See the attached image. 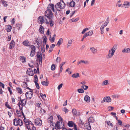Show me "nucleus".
Instances as JSON below:
<instances>
[{
  "mask_svg": "<svg viewBox=\"0 0 130 130\" xmlns=\"http://www.w3.org/2000/svg\"><path fill=\"white\" fill-rule=\"evenodd\" d=\"M51 10L55 13L56 16L57 15V11L54 9V5L53 4H50L48 5L47 7V9L45 11V14L48 15L50 18H52L53 14Z\"/></svg>",
  "mask_w": 130,
  "mask_h": 130,
  "instance_id": "nucleus-1",
  "label": "nucleus"
},
{
  "mask_svg": "<svg viewBox=\"0 0 130 130\" xmlns=\"http://www.w3.org/2000/svg\"><path fill=\"white\" fill-rule=\"evenodd\" d=\"M45 14V15L42 17L40 16L38 18L39 23L42 24L45 21V23L46 24H49V22H48L47 19H51L52 18H50L49 16Z\"/></svg>",
  "mask_w": 130,
  "mask_h": 130,
  "instance_id": "nucleus-2",
  "label": "nucleus"
},
{
  "mask_svg": "<svg viewBox=\"0 0 130 130\" xmlns=\"http://www.w3.org/2000/svg\"><path fill=\"white\" fill-rule=\"evenodd\" d=\"M61 4L60 3H57L55 5V8L56 10L57 11H61L62 9H63L65 7V5H64V4L62 3Z\"/></svg>",
  "mask_w": 130,
  "mask_h": 130,
  "instance_id": "nucleus-3",
  "label": "nucleus"
},
{
  "mask_svg": "<svg viewBox=\"0 0 130 130\" xmlns=\"http://www.w3.org/2000/svg\"><path fill=\"white\" fill-rule=\"evenodd\" d=\"M23 124L22 121L20 119H14L13 120V125L17 126L18 125L21 126Z\"/></svg>",
  "mask_w": 130,
  "mask_h": 130,
  "instance_id": "nucleus-4",
  "label": "nucleus"
},
{
  "mask_svg": "<svg viewBox=\"0 0 130 130\" xmlns=\"http://www.w3.org/2000/svg\"><path fill=\"white\" fill-rule=\"evenodd\" d=\"M33 91H29L26 93L25 95L26 99H30L33 95Z\"/></svg>",
  "mask_w": 130,
  "mask_h": 130,
  "instance_id": "nucleus-5",
  "label": "nucleus"
},
{
  "mask_svg": "<svg viewBox=\"0 0 130 130\" xmlns=\"http://www.w3.org/2000/svg\"><path fill=\"white\" fill-rule=\"evenodd\" d=\"M30 47L31 48V51L30 54V56L32 57L34 56L35 55L36 52V48L35 46L32 45Z\"/></svg>",
  "mask_w": 130,
  "mask_h": 130,
  "instance_id": "nucleus-6",
  "label": "nucleus"
},
{
  "mask_svg": "<svg viewBox=\"0 0 130 130\" xmlns=\"http://www.w3.org/2000/svg\"><path fill=\"white\" fill-rule=\"evenodd\" d=\"M111 99L110 97L109 96H106L103 98V100L101 101L102 103H103L104 102L109 103L111 102Z\"/></svg>",
  "mask_w": 130,
  "mask_h": 130,
  "instance_id": "nucleus-7",
  "label": "nucleus"
},
{
  "mask_svg": "<svg viewBox=\"0 0 130 130\" xmlns=\"http://www.w3.org/2000/svg\"><path fill=\"white\" fill-rule=\"evenodd\" d=\"M115 52L114 51L110 49L109 51L108 55L106 56L107 58L109 59L111 58L114 55Z\"/></svg>",
  "mask_w": 130,
  "mask_h": 130,
  "instance_id": "nucleus-8",
  "label": "nucleus"
},
{
  "mask_svg": "<svg viewBox=\"0 0 130 130\" xmlns=\"http://www.w3.org/2000/svg\"><path fill=\"white\" fill-rule=\"evenodd\" d=\"M60 124H62L61 123V122L59 121H57L56 122V123L55 124L56 126L57 127L58 129H60L62 128H63L64 126V123L63 122L62 125V126H60Z\"/></svg>",
  "mask_w": 130,
  "mask_h": 130,
  "instance_id": "nucleus-9",
  "label": "nucleus"
},
{
  "mask_svg": "<svg viewBox=\"0 0 130 130\" xmlns=\"http://www.w3.org/2000/svg\"><path fill=\"white\" fill-rule=\"evenodd\" d=\"M26 99H24L21 100L18 103V105L19 106H20V105L24 106L26 105Z\"/></svg>",
  "mask_w": 130,
  "mask_h": 130,
  "instance_id": "nucleus-10",
  "label": "nucleus"
},
{
  "mask_svg": "<svg viewBox=\"0 0 130 130\" xmlns=\"http://www.w3.org/2000/svg\"><path fill=\"white\" fill-rule=\"evenodd\" d=\"M35 123L36 125L40 126L42 124V120L40 118H37L35 120Z\"/></svg>",
  "mask_w": 130,
  "mask_h": 130,
  "instance_id": "nucleus-11",
  "label": "nucleus"
},
{
  "mask_svg": "<svg viewBox=\"0 0 130 130\" xmlns=\"http://www.w3.org/2000/svg\"><path fill=\"white\" fill-rule=\"evenodd\" d=\"M53 116L51 115L49 116V117L48 119V121L49 123H50L51 124V125H53Z\"/></svg>",
  "mask_w": 130,
  "mask_h": 130,
  "instance_id": "nucleus-12",
  "label": "nucleus"
},
{
  "mask_svg": "<svg viewBox=\"0 0 130 130\" xmlns=\"http://www.w3.org/2000/svg\"><path fill=\"white\" fill-rule=\"evenodd\" d=\"M75 5V3L73 0H72L70 3L68 2L67 3V6H69L72 7H74Z\"/></svg>",
  "mask_w": 130,
  "mask_h": 130,
  "instance_id": "nucleus-13",
  "label": "nucleus"
},
{
  "mask_svg": "<svg viewBox=\"0 0 130 130\" xmlns=\"http://www.w3.org/2000/svg\"><path fill=\"white\" fill-rule=\"evenodd\" d=\"M84 100L87 103H89L90 102V98L88 95L85 96L84 98Z\"/></svg>",
  "mask_w": 130,
  "mask_h": 130,
  "instance_id": "nucleus-14",
  "label": "nucleus"
},
{
  "mask_svg": "<svg viewBox=\"0 0 130 130\" xmlns=\"http://www.w3.org/2000/svg\"><path fill=\"white\" fill-rule=\"evenodd\" d=\"M42 84L44 86H48L49 83L47 81V79L46 78V81H42L41 82Z\"/></svg>",
  "mask_w": 130,
  "mask_h": 130,
  "instance_id": "nucleus-15",
  "label": "nucleus"
},
{
  "mask_svg": "<svg viewBox=\"0 0 130 130\" xmlns=\"http://www.w3.org/2000/svg\"><path fill=\"white\" fill-rule=\"evenodd\" d=\"M23 45L26 46H29L30 45V44L29 43L28 40H25L23 42Z\"/></svg>",
  "mask_w": 130,
  "mask_h": 130,
  "instance_id": "nucleus-16",
  "label": "nucleus"
},
{
  "mask_svg": "<svg viewBox=\"0 0 130 130\" xmlns=\"http://www.w3.org/2000/svg\"><path fill=\"white\" fill-rule=\"evenodd\" d=\"M53 18V16L52 15V17L51 19H49V23H50V26L51 27H52L53 26L54 24L53 23L54 22L52 20V19Z\"/></svg>",
  "mask_w": 130,
  "mask_h": 130,
  "instance_id": "nucleus-17",
  "label": "nucleus"
},
{
  "mask_svg": "<svg viewBox=\"0 0 130 130\" xmlns=\"http://www.w3.org/2000/svg\"><path fill=\"white\" fill-rule=\"evenodd\" d=\"M24 122L26 125H28L30 124L31 122V121L28 120L26 119V118L24 119Z\"/></svg>",
  "mask_w": 130,
  "mask_h": 130,
  "instance_id": "nucleus-18",
  "label": "nucleus"
},
{
  "mask_svg": "<svg viewBox=\"0 0 130 130\" xmlns=\"http://www.w3.org/2000/svg\"><path fill=\"white\" fill-rule=\"evenodd\" d=\"M14 42L13 40H12L10 44L9 48L10 49L13 48L14 47Z\"/></svg>",
  "mask_w": 130,
  "mask_h": 130,
  "instance_id": "nucleus-19",
  "label": "nucleus"
},
{
  "mask_svg": "<svg viewBox=\"0 0 130 130\" xmlns=\"http://www.w3.org/2000/svg\"><path fill=\"white\" fill-rule=\"evenodd\" d=\"M87 124L86 126V128L87 130H90L91 129V126L90 123L89 122L86 123Z\"/></svg>",
  "mask_w": 130,
  "mask_h": 130,
  "instance_id": "nucleus-20",
  "label": "nucleus"
},
{
  "mask_svg": "<svg viewBox=\"0 0 130 130\" xmlns=\"http://www.w3.org/2000/svg\"><path fill=\"white\" fill-rule=\"evenodd\" d=\"M16 90L19 93L21 94L23 93V91L22 89L19 87H17L16 88Z\"/></svg>",
  "mask_w": 130,
  "mask_h": 130,
  "instance_id": "nucleus-21",
  "label": "nucleus"
},
{
  "mask_svg": "<svg viewBox=\"0 0 130 130\" xmlns=\"http://www.w3.org/2000/svg\"><path fill=\"white\" fill-rule=\"evenodd\" d=\"M55 34H54L53 36V37L51 38V37L50 38L49 40L51 41V42L53 43L54 42L55 37L56 36Z\"/></svg>",
  "mask_w": 130,
  "mask_h": 130,
  "instance_id": "nucleus-22",
  "label": "nucleus"
},
{
  "mask_svg": "<svg viewBox=\"0 0 130 130\" xmlns=\"http://www.w3.org/2000/svg\"><path fill=\"white\" fill-rule=\"evenodd\" d=\"M94 121L95 120L94 118L93 117H90L88 119V122L89 123H93L94 122Z\"/></svg>",
  "mask_w": 130,
  "mask_h": 130,
  "instance_id": "nucleus-23",
  "label": "nucleus"
},
{
  "mask_svg": "<svg viewBox=\"0 0 130 130\" xmlns=\"http://www.w3.org/2000/svg\"><path fill=\"white\" fill-rule=\"evenodd\" d=\"M55 46V45L54 44H52L51 45L49 48L50 50L48 51V52L50 53L51 52L53 51V48Z\"/></svg>",
  "mask_w": 130,
  "mask_h": 130,
  "instance_id": "nucleus-24",
  "label": "nucleus"
},
{
  "mask_svg": "<svg viewBox=\"0 0 130 130\" xmlns=\"http://www.w3.org/2000/svg\"><path fill=\"white\" fill-rule=\"evenodd\" d=\"M44 28L43 26L41 25L40 26L39 30L40 31L41 33L42 34H43L44 32Z\"/></svg>",
  "mask_w": 130,
  "mask_h": 130,
  "instance_id": "nucleus-25",
  "label": "nucleus"
},
{
  "mask_svg": "<svg viewBox=\"0 0 130 130\" xmlns=\"http://www.w3.org/2000/svg\"><path fill=\"white\" fill-rule=\"evenodd\" d=\"M21 60L23 63H24L26 61V58L24 56H21L20 57Z\"/></svg>",
  "mask_w": 130,
  "mask_h": 130,
  "instance_id": "nucleus-26",
  "label": "nucleus"
},
{
  "mask_svg": "<svg viewBox=\"0 0 130 130\" xmlns=\"http://www.w3.org/2000/svg\"><path fill=\"white\" fill-rule=\"evenodd\" d=\"M90 50L92 53L94 54L96 52V50L95 48L94 47H91L90 48Z\"/></svg>",
  "mask_w": 130,
  "mask_h": 130,
  "instance_id": "nucleus-27",
  "label": "nucleus"
},
{
  "mask_svg": "<svg viewBox=\"0 0 130 130\" xmlns=\"http://www.w3.org/2000/svg\"><path fill=\"white\" fill-rule=\"evenodd\" d=\"M72 77L73 78H77L79 77V75L78 73H74L72 75Z\"/></svg>",
  "mask_w": 130,
  "mask_h": 130,
  "instance_id": "nucleus-28",
  "label": "nucleus"
},
{
  "mask_svg": "<svg viewBox=\"0 0 130 130\" xmlns=\"http://www.w3.org/2000/svg\"><path fill=\"white\" fill-rule=\"evenodd\" d=\"M73 123L72 121H69L68 123V125L70 127H72L73 126Z\"/></svg>",
  "mask_w": 130,
  "mask_h": 130,
  "instance_id": "nucleus-29",
  "label": "nucleus"
},
{
  "mask_svg": "<svg viewBox=\"0 0 130 130\" xmlns=\"http://www.w3.org/2000/svg\"><path fill=\"white\" fill-rule=\"evenodd\" d=\"M63 41V39L62 38H60L58 41L57 43V44L59 46L61 43H62Z\"/></svg>",
  "mask_w": 130,
  "mask_h": 130,
  "instance_id": "nucleus-30",
  "label": "nucleus"
},
{
  "mask_svg": "<svg viewBox=\"0 0 130 130\" xmlns=\"http://www.w3.org/2000/svg\"><path fill=\"white\" fill-rule=\"evenodd\" d=\"M57 116L59 120L61 122V123L62 124V121L63 119L61 116L58 114L57 115Z\"/></svg>",
  "mask_w": 130,
  "mask_h": 130,
  "instance_id": "nucleus-31",
  "label": "nucleus"
},
{
  "mask_svg": "<svg viewBox=\"0 0 130 130\" xmlns=\"http://www.w3.org/2000/svg\"><path fill=\"white\" fill-rule=\"evenodd\" d=\"M46 112L45 110L43 109L42 108H41L40 111V112L42 115H43L45 112Z\"/></svg>",
  "mask_w": 130,
  "mask_h": 130,
  "instance_id": "nucleus-32",
  "label": "nucleus"
},
{
  "mask_svg": "<svg viewBox=\"0 0 130 130\" xmlns=\"http://www.w3.org/2000/svg\"><path fill=\"white\" fill-rule=\"evenodd\" d=\"M72 112L74 115L76 116L77 114V112L75 109L74 108L72 109Z\"/></svg>",
  "mask_w": 130,
  "mask_h": 130,
  "instance_id": "nucleus-33",
  "label": "nucleus"
},
{
  "mask_svg": "<svg viewBox=\"0 0 130 130\" xmlns=\"http://www.w3.org/2000/svg\"><path fill=\"white\" fill-rule=\"evenodd\" d=\"M2 3L4 7H7L8 5L6 1H2Z\"/></svg>",
  "mask_w": 130,
  "mask_h": 130,
  "instance_id": "nucleus-34",
  "label": "nucleus"
},
{
  "mask_svg": "<svg viewBox=\"0 0 130 130\" xmlns=\"http://www.w3.org/2000/svg\"><path fill=\"white\" fill-rule=\"evenodd\" d=\"M81 62H82V63H83L85 64H88L89 63V62L87 60H81Z\"/></svg>",
  "mask_w": 130,
  "mask_h": 130,
  "instance_id": "nucleus-35",
  "label": "nucleus"
},
{
  "mask_svg": "<svg viewBox=\"0 0 130 130\" xmlns=\"http://www.w3.org/2000/svg\"><path fill=\"white\" fill-rule=\"evenodd\" d=\"M77 91L79 93H83L84 92V90L82 89H78Z\"/></svg>",
  "mask_w": 130,
  "mask_h": 130,
  "instance_id": "nucleus-36",
  "label": "nucleus"
},
{
  "mask_svg": "<svg viewBox=\"0 0 130 130\" xmlns=\"http://www.w3.org/2000/svg\"><path fill=\"white\" fill-rule=\"evenodd\" d=\"M23 83H24L25 84L24 85V86H25L26 87H27V89H28L29 90H30V91H32V89H31L30 88H29V87H27V86H28V85L26 82H23Z\"/></svg>",
  "mask_w": 130,
  "mask_h": 130,
  "instance_id": "nucleus-37",
  "label": "nucleus"
},
{
  "mask_svg": "<svg viewBox=\"0 0 130 130\" xmlns=\"http://www.w3.org/2000/svg\"><path fill=\"white\" fill-rule=\"evenodd\" d=\"M93 31L92 30H90L89 32H87V33L88 34V35H89V36L92 35L93 34Z\"/></svg>",
  "mask_w": 130,
  "mask_h": 130,
  "instance_id": "nucleus-38",
  "label": "nucleus"
},
{
  "mask_svg": "<svg viewBox=\"0 0 130 130\" xmlns=\"http://www.w3.org/2000/svg\"><path fill=\"white\" fill-rule=\"evenodd\" d=\"M34 83L35 84L36 87L37 88V89H39L40 88V86L39 84L36 82Z\"/></svg>",
  "mask_w": 130,
  "mask_h": 130,
  "instance_id": "nucleus-39",
  "label": "nucleus"
},
{
  "mask_svg": "<svg viewBox=\"0 0 130 130\" xmlns=\"http://www.w3.org/2000/svg\"><path fill=\"white\" fill-rule=\"evenodd\" d=\"M108 82V80H106L104 81L102 83V85H106L107 84Z\"/></svg>",
  "mask_w": 130,
  "mask_h": 130,
  "instance_id": "nucleus-40",
  "label": "nucleus"
},
{
  "mask_svg": "<svg viewBox=\"0 0 130 130\" xmlns=\"http://www.w3.org/2000/svg\"><path fill=\"white\" fill-rule=\"evenodd\" d=\"M79 19V18H76L75 19H74V18L72 19H71V20L72 22H76L77 21H78Z\"/></svg>",
  "mask_w": 130,
  "mask_h": 130,
  "instance_id": "nucleus-41",
  "label": "nucleus"
},
{
  "mask_svg": "<svg viewBox=\"0 0 130 130\" xmlns=\"http://www.w3.org/2000/svg\"><path fill=\"white\" fill-rule=\"evenodd\" d=\"M123 5L124 6L130 5V2H125L124 3Z\"/></svg>",
  "mask_w": 130,
  "mask_h": 130,
  "instance_id": "nucleus-42",
  "label": "nucleus"
},
{
  "mask_svg": "<svg viewBox=\"0 0 130 130\" xmlns=\"http://www.w3.org/2000/svg\"><path fill=\"white\" fill-rule=\"evenodd\" d=\"M106 123H107L108 125H110L111 127H112L113 126L112 124L111 123H110V121H106Z\"/></svg>",
  "mask_w": 130,
  "mask_h": 130,
  "instance_id": "nucleus-43",
  "label": "nucleus"
},
{
  "mask_svg": "<svg viewBox=\"0 0 130 130\" xmlns=\"http://www.w3.org/2000/svg\"><path fill=\"white\" fill-rule=\"evenodd\" d=\"M51 70H54L55 69V66L54 64H52L51 66Z\"/></svg>",
  "mask_w": 130,
  "mask_h": 130,
  "instance_id": "nucleus-44",
  "label": "nucleus"
},
{
  "mask_svg": "<svg viewBox=\"0 0 130 130\" xmlns=\"http://www.w3.org/2000/svg\"><path fill=\"white\" fill-rule=\"evenodd\" d=\"M116 49H117V46L116 45H114L113 46V47L111 49V50H113L115 52V50H116Z\"/></svg>",
  "mask_w": 130,
  "mask_h": 130,
  "instance_id": "nucleus-45",
  "label": "nucleus"
},
{
  "mask_svg": "<svg viewBox=\"0 0 130 130\" xmlns=\"http://www.w3.org/2000/svg\"><path fill=\"white\" fill-rule=\"evenodd\" d=\"M47 41V38L46 36H45L44 37L43 39V42L46 43Z\"/></svg>",
  "mask_w": 130,
  "mask_h": 130,
  "instance_id": "nucleus-46",
  "label": "nucleus"
},
{
  "mask_svg": "<svg viewBox=\"0 0 130 130\" xmlns=\"http://www.w3.org/2000/svg\"><path fill=\"white\" fill-rule=\"evenodd\" d=\"M40 95L41 97L42 98V99H44V98H45L46 97V95L45 94H43L42 93H41L40 94Z\"/></svg>",
  "mask_w": 130,
  "mask_h": 130,
  "instance_id": "nucleus-47",
  "label": "nucleus"
},
{
  "mask_svg": "<svg viewBox=\"0 0 130 130\" xmlns=\"http://www.w3.org/2000/svg\"><path fill=\"white\" fill-rule=\"evenodd\" d=\"M88 28H85L84 29L83 31H82V32H81V33L83 34H84L85 31H86L87 30H88Z\"/></svg>",
  "mask_w": 130,
  "mask_h": 130,
  "instance_id": "nucleus-48",
  "label": "nucleus"
},
{
  "mask_svg": "<svg viewBox=\"0 0 130 130\" xmlns=\"http://www.w3.org/2000/svg\"><path fill=\"white\" fill-rule=\"evenodd\" d=\"M34 78L35 80L34 81V82H37L38 81V78L37 76L36 75H35L34 76Z\"/></svg>",
  "mask_w": 130,
  "mask_h": 130,
  "instance_id": "nucleus-49",
  "label": "nucleus"
},
{
  "mask_svg": "<svg viewBox=\"0 0 130 130\" xmlns=\"http://www.w3.org/2000/svg\"><path fill=\"white\" fill-rule=\"evenodd\" d=\"M119 96V95L117 94H114L112 95V97L114 98H118Z\"/></svg>",
  "mask_w": 130,
  "mask_h": 130,
  "instance_id": "nucleus-50",
  "label": "nucleus"
},
{
  "mask_svg": "<svg viewBox=\"0 0 130 130\" xmlns=\"http://www.w3.org/2000/svg\"><path fill=\"white\" fill-rule=\"evenodd\" d=\"M104 28H103V26H101V27H100V29H101V34H103L104 33V32H103Z\"/></svg>",
  "mask_w": 130,
  "mask_h": 130,
  "instance_id": "nucleus-51",
  "label": "nucleus"
},
{
  "mask_svg": "<svg viewBox=\"0 0 130 130\" xmlns=\"http://www.w3.org/2000/svg\"><path fill=\"white\" fill-rule=\"evenodd\" d=\"M16 112L17 113V114L18 115V116L20 117L21 116V114L20 112L18 111V110H16Z\"/></svg>",
  "mask_w": 130,
  "mask_h": 130,
  "instance_id": "nucleus-52",
  "label": "nucleus"
},
{
  "mask_svg": "<svg viewBox=\"0 0 130 130\" xmlns=\"http://www.w3.org/2000/svg\"><path fill=\"white\" fill-rule=\"evenodd\" d=\"M5 106L6 107L9 109H11V107L9 106V105L8 104L7 102H6L5 104Z\"/></svg>",
  "mask_w": 130,
  "mask_h": 130,
  "instance_id": "nucleus-53",
  "label": "nucleus"
},
{
  "mask_svg": "<svg viewBox=\"0 0 130 130\" xmlns=\"http://www.w3.org/2000/svg\"><path fill=\"white\" fill-rule=\"evenodd\" d=\"M62 85L63 84H61L58 86L57 88L59 90L60 89L62 88Z\"/></svg>",
  "mask_w": 130,
  "mask_h": 130,
  "instance_id": "nucleus-54",
  "label": "nucleus"
},
{
  "mask_svg": "<svg viewBox=\"0 0 130 130\" xmlns=\"http://www.w3.org/2000/svg\"><path fill=\"white\" fill-rule=\"evenodd\" d=\"M37 39L36 40L35 42L37 43V46L38 47H39L40 46V45H39L40 43L39 42L37 41Z\"/></svg>",
  "mask_w": 130,
  "mask_h": 130,
  "instance_id": "nucleus-55",
  "label": "nucleus"
},
{
  "mask_svg": "<svg viewBox=\"0 0 130 130\" xmlns=\"http://www.w3.org/2000/svg\"><path fill=\"white\" fill-rule=\"evenodd\" d=\"M27 73V74H28L29 75L33 76L34 75V73H33V71L30 72H28Z\"/></svg>",
  "mask_w": 130,
  "mask_h": 130,
  "instance_id": "nucleus-56",
  "label": "nucleus"
},
{
  "mask_svg": "<svg viewBox=\"0 0 130 130\" xmlns=\"http://www.w3.org/2000/svg\"><path fill=\"white\" fill-rule=\"evenodd\" d=\"M39 60V64H41L42 63V57L38 58Z\"/></svg>",
  "mask_w": 130,
  "mask_h": 130,
  "instance_id": "nucleus-57",
  "label": "nucleus"
},
{
  "mask_svg": "<svg viewBox=\"0 0 130 130\" xmlns=\"http://www.w3.org/2000/svg\"><path fill=\"white\" fill-rule=\"evenodd\" d=\"M10 28L9 27L7 28V31L8 32H9L11 31L12 27L11 26H10Z\"/></svg>",
  "mask_w": 130,
  "mask_h": 130,
  "instance_id": "nucleus-58",
  "label": "nucleus"
},
{
  "mask_svg": "<svg viewBox=\"0 0 130 130\" xmlns=\"http://www.w3.org/2000/svg\"><path fill=\"white\" fill-rule=\"evenodd\" d=\"M4 85L1 82H0V86L2 87L3 88H4Z\"/></svg>",
  "mask_w": 130,
  "mask_h": 130,
  "instance_id": "nucleus-59",
  "label": "nucleus"
},
{
  "mask_svg": "<svg viewBox=\"0 0 130 130\" xmlns=\"http://www.w3.org/2000/svg\"><path fill=\"white\" fill-rule=\"evenodd\" d=\"M118 121L119 125L121 126L122 125V121L121 120H118Z\"/></svg>",
  "mask_w": 130,
  "mask_h": 130,
  "instance_id": "nucleus-60",
  "label": "nucleus"
},
{
  "mask_svg": "<svg viewBox=\"0 0 130 130\" xmlns=\"http://www.w3.org/2000/svg\"><path fill=\"white\" fill-rule=\"evenodd\" d=\"M61 58L60 57H58L56 59V61L57 62H59L60 61Z\"/></svg>",
  "mask_w": 130,
  "mask_h": 130,
  "instance_id": "nucleus-61",
  "label": "nucleus"
},
{
  "mask_svg": "<svg viewBox=\"0 0 130 130\" xmlns=\"http://www.w3.org/2000/svg\"><path fill=\"white\" fill-rule=\"evenodd\" d=\"M37 57L38 59L42 57L41 53H40V55L37 54Z\"/></svg>",
  "mask_w": 130,
  "mask_h": 130,
  "instance_id": "nucleus-62",
  "label": "nucleus"
},
{
  "mask_svg": "<svg viewBox=\"0 0 130 130\" xmlns=\"http://www.w3.org/2000/svg\"><path fill=\"white\" fill-rule=\"evenodd\" d=\"M62 110L64 111L66 113L68 112L69 111V110L66 108H64L63 109H62Z\"/></svg>",
  "mask_w": 130,
  "mask_h": 130,
  "instance_id": "nucleus-63",
  "label": "nucleus"
},
{
  "mask_svg": "<svg viewBox=\"0 0 130 130\" xmlns=\"http://www.w3.org/2000/svg\"><path fill=\"white\" fill-rule=\"evenodd\" d=\"M32 69L31 68H28L27 71V73L28 72H30L32 71Z\"/></svg>",
  "mask_w": 130,
  "mask_h": 130,
  "instance_id": "nucleus-64",
  "label": "nucleus"
}]
</instances>
